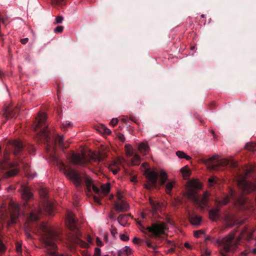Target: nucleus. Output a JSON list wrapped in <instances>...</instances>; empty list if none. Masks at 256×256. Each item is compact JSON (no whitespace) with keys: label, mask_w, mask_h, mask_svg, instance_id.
<instances>
[{"label":"nucleus","mask_w":256,"mask_h":256,"mask_svg":"<svg viewBox=\"0 0 256 256\" xmlns=\"http://www.w3.org/2000/svg\"><path fill=\"white\" fill-rule=\"evenodd\" d=\"M40 230L43 232L42 241L44 244V247L49 256H64L56 253V246L54 240L56 238V234L53 228L46 224H41Z\"/></svg>","instance_id":"nucleus-1"},{"label":"nucleus","mask_w":256,"mask_h":256,"mask_svg":"<svg viewBox=\"0 0 256 256\" xmlns=\"http://www.w3.org/2000/svg\"><path fill=\"white\" fill-rule=\"evenodd\" d=\"M186 194L190 200L194 202L200 208H204L209 200V194L206 192L201 200H200L196 190L202 187V184L197 180L189 181L186 186Z\"/></svg>","instance_id":"nucleus-2"},{"label":"nucleus","mask_w":256,"mask_h":256,"mask_svg":"<svg viewBox=\"0 0 256 256\" xmlns=\"http://www.w3.org/2000/svg\"><path fill=\"white\" fill-rule=\"evenodd\" d=\"M235 234L234 232H231L227 236L218 239L214 244H220L222 246V250H220L222 256H229L228 254L229 252H233L237 248V246L240 238H238L236 240H234Z\"/></svg>","instance_id":"nucleus-3"},{"label":"nucleus","mask_w":256,"mask_h":256,"mask_svg":"<svg viewBox=\"0 0 256 256\" xmlns=\"http://www.w3.org/2000/svg\"><path fill=\"white\" fill-rule=\"evenodd\" d=\"M146 177L150 181L149 183L146 184L145 186L148 189H150L155 186L158 178L160 180V184H163L167 180V174L164 170H161L160 172L154 170H146L145 172Z\"/></svg>","instance_id":"nucleus-4"},{"label":"nucleus","mask_w":256,"mask_h":256,"mask_svg":"<svg viewBox=\"0 0 256 256\" xmlns=\"http://www.w3.org/2000/svg\"><path fill=\"white\" fill-rule=\"evenodd\" d=\"M56 163L60 170L68 178L72 180L76 186H80L82 178L80 174L70 168L60 160H58Z\"/></svg>","instance_id":"nucleus-5"},{"label":"nucleus","mask_w":256,"mask_h":256,"mask_svg":"<svg viewBox=\"0 0 256 256\" xmlns=\"http://www.w3.org/2000/svg\"><path fill=\"white\" fill-rule=\"evenodd\" d=\"M46 116L44 112H40L36 118L34 130L35 131H40V135L44 136L48 142V132L46 129L48 125L46 123Z\"/></svg>","instance_id":"nucleus-6"},{"label":"nucleus","mask_w":256,"mask_h":256,"mask_svg":"<svg viewBox=\"0 0 256 256\" xmlns=\"http://www.w3.org/2000/svg\"><path fill=\"white\" fill-rule=\"evenodd\" d=\"M204 163L208 165L209 168L216 170L218 166H224L227 164L234 167L236 162L232 158L219 160L218 156H214L204 160Z\"/></svg>","instance_id":"nucleus-7"},{"label":"nucleus","mask_w":256,"mask_h":256,"mask_svg":"<svg viewBox=\"0 0 256 256\" xmlns=\"http://www.w3.org/2000/svg\"><path fill=\"white\" fill-rule=\"evenodd\" d=\"M85 182L88 190L91 191L92 190L94 192L98 194L106 196L110 192V186L109 183L102 184L100 188H98L94 184L92 178L88 176H86L84 178Z\"/></svg>","instance_id":"nucleus-8"},{"label":"nucleus","mask_w":256,"mask_h":256,"mask_svg":"<svg viewBox=\"0 0 256 256\" xmlns=\"http://www.w3.org/2000/svg\"><path fill=\"white\" fill-rule=\"evenodd\" d=\"M251 172V170H248L244 175L240 176L238 178V184L242 189L244 192L245 194H248L254 190L256 188L255 184L250 182H248L246 180V176Z\"/></svg>","instance_id":"nucleus-9"},{"label":"nucleus","mask_w":256,"mask_h":256,"mask_svg":"<svg viewBox=\"0 0 256 256\" xmlns=\"http://www.w3.org/2000/svg\"><path fill=\"white\" fill-rule=\"evenodd\" d=\"M18 163L16 162H10L7 160H4L0 164V170H8V171L4 175V178H8L16 176L18 172Z\"/></svg>","instance_id":"nucleus-10"},{"label":"nucleus","mask_w":256,"mask_h":256,"mask_svg":"<svg viewBox=\"0 0 256 256\" xmlns=\"http://www.w3.org/2000/svg\"><path fill=\"white\" fill-rule=\"evenodd\" d=\"M168 228V224L164 222L154 224L151 227L148 228L149 232L156 236H159L162 234H164Z\"/></svg>","instance_id":"nucleus-11"},{"label":"nucleus","mask_w":256,"mask_h":256,"mask_svg":"<svg viewBox=\"0 0 256 256\" xmlns=\"http://www.w3.org/2000/svg\"><path fill=\"white\" fill-rule=\"evenodd\" d=\"M71 161L74 164L82 165L86 164L88 162V158L84 153L73 154L71 156Z\"/></svg>","instance_id":"nucleus-12"},{"label":"nucleus","mask_w":256,"mask_h":256,"mask_svg":"<svg viewBox=\"0 0 256 256\" xmlns=\"http://www.w3.org/2000/svg\"><path fill=\"white\" fill-rule=\"evenodd\" d=\"M126 162L122 157H119L116 160L113 161L109 166V169L114 174H116L120 170L122 163Z\"/></svg>","instance_id":"nucleus-13"},{"label":"nucleus","mask_w":256,"mask_h":256,"mask_svg":"<svg viewBox=\"0 0 256 256\" xmlns=\"http://www.w3.org/2000/svg\"><path fill=\"white\" fill-rule=\"evenodd\" d=\"M87 242H84L78 238H75L74 240V242L82 248H88L92 244V240L90 235H87L86 237Z\"/></svg>","instance_id":"nucleus-14"},{"label":"nucleus","mask_w":256,"mask_h":256,"mask_svg":"<svg viewBox=\"0 0 256 256\" xmlns=\"http://www.w3.org/2000/svg\"><path fill=\"white\" fill-rule=\"evenodd\" d=\"M114 208L118 212H126L129 209V205L126 201L117 202L114 205Z\"/></svg>","instance_id":"nucleus-15"},{"label":"nucleus","mask_w":256,"mask_h":256,"mask_svg":"<svg viewBox=\"0 0 256 256\" xmlns=\"http://www.w3.org/2000/svg\"><path fill=\"white\" fill-rule=\"evenodd\" d=\"M66 224L72 230H74L76 228V222L72 212H68V213Z\"/></svg>","instance_id":"nucleus-16"},{"label":"nucleus","mask_w":256,"mask_h":256,"mask_svg":"<svg viewBox=\"0 0 256 256\" xmlns=\"http://www.w3.org/2000/svg\"><path fill=\"white\" fill-rule=\"evenodd\" d=\"M12 208L13 209V212L11 214V220L10 222L8 224V226L16 222L19 212L18 206L16 204H12Z\"/></svg>","instance_id":"nucleus-17"},{"label":"nucleus","mask_w":256,"mask_h":256,"mask_svg":"<svg viewBox=\"0 0 256 256\" xmlns=\"http://www.w3.org/2000/svg\"><path fill=\"white\" fill-rule=\"evenodd\" d=\"M22 197L23 200H28L32 198V194L30 192L29 188L26 186V184L22 186Z\"/></svg>","instance_id":"nucleus-18"},{"label":"nucleus","mask_w":256,"mask_h":256,"mask_svg":"<svg viewBox=\"0 0 256 256\" xmlns=\"http://www.w3.org/2000/svg\"><path fill=\"white\" fill-rule=\"evenodd\" d=\"M132 248L129 246H125L122 249L120 250H118L116 252V254H115L114 256H123V255L125 256H130L132 254Z\"/></svg>","instance_id":"nucleus-19"},{"label":"nucleus","mask_w":256,"mask_h":256,"mask_svg":"<svg viewBox=\"0 0 256 256\" xmlns=\"http://www.w3.org/2000/svg\"><path fill=\"white\" fill-rule=\"evenodd\" d=\"M12 144L15 148L14 150V154L15 155L18 154L20 152L22 148V143L20 140H13L12 142Z\"/></svg>","instance_id":"nucleus-20"},{"label":"nucleus","mask_w":256,"mask_h":256,"mask_svg":"<svg viewBox=\"0 0 256 256\" xmlns=\"http://www.w3.org/2000/svg\"><path fill=\"white\" fill-rule=\"evenodd\" d=\"M149 201L150 204L152 207V214H154L155 212H157L158 210H160L162 206V204L160 202H156L154 200H152V198H150Z\"/></svg>","instance_id":"nucleus-21"},{"label":"nucleus","mask_w":256,"mask_h":256,"mask_svg":"<svg viewBox=\"0 0 256 256\" xmlns=\"http://www.w3.org/2000/svg\"><path fill=\"white\" fill-rule=\"evenodd\" d=\"M189 218L191 224L194 226H199L201 222V218L196 214L190 216Z\"/></svg>","instance_id":"nucleus-22"},{"label":"nucleus","mask_w":256,"mask_h":256,"mask_svg":"<svg viewBox=\"0 0 256 256\" xmlns=\"http://www.w3.org/2000/svg\"><path fill=\"white\" fill-rule=\"evenodd\" d=\"M138 149L144 155L147 154L149 152V146L146 143H140L138 146Z\"/></svg>","instance_id":"nucleus-23"},{"label":"nucleus","mask_w":256,"mask_h":256,"mask_svg":"<svg viewBox=\"0 0 256 256\" xmlns=\"http://www.w3.org/2000/svg\"><path fill=\"white\" fill-rule=\"evenodd\" d=\"M58 144L60 148H64L66 146H64V138L62 136H58L54 139V144Z\"/></svg>","instance_id":"nucleus-24"},{"label":"nucleus","mask_w":256,"mask_h":256,"mask_svg":"<svg viewBox=\"0 0 256 256\" xmlns=\"http://www.w3.org/2000/svg\"><path fill=\"white\" fill-rule=\"evenodd\" d=\"M230 196L226 195L225 196V197L220 201H219L218 202L222 205H226V204L230 198H234V192L232 190H230Z\"/></svg>","instance_id":"nucleus-25"},{"label":"nucleus","mask_w":256,"mask_h":256,"mask_svg":"<svg viewBox=\"0 0 256 256\" xmlns=\"http://www.w3.org/2000/svg\"><path fill=\"white\" fill-rule=\"evenodd\" d=\"M219 214L218 210L215 208L211 210L209 213L210 218L212 220H215Z\"/></svg>","instance_id":"nucleus-26"},{"label":"nucleus","mask_w":256,"mask_h":256,"mask_svg":"<svg viewBox=\"0 0 256 256\" xmlns=\"http://www.w3.org/2000/svg\"><path fill=\"white\" fill-rule=\"evenodd\" d=\"M40 212L37 211H33L30 214V216L28 218V222H34L37 220L39 218Z\"/></svg>","instance_id":"nucleus-27"},{"label":"nucleus","mask_w":256,"mask_h":256,"mask_svg":"<svg viewBox=\"0 0 256 256\" xmlns=\"http://www.w3.org/2000/svg\"><path fill=\"white\" fill-rule=\"evenodd\" d=\"M44 209L48 214H52V210L54 209V205L51 202L48 201L46 202V203Z\"/></svg>","instance_id":"nucleus-28"},{"label":"nucleus","mask_w":256,"mask_h":256,"mask_svg":"<svg viewBox=\"0 0 256 256\" xmlns=\"http://www.w3.org/2000/svg\"><path fill=\"white\" fill-rule=\"evenodd\" d=\"M125 151L126 155L128 156H132L134 154V149L132 146L130 144H126Z\"/></svg>","instance_id":"nucleus-29"},{"label":"nucleus","mask_w":256,"mask_h":256,"mask_svg":"<svg viewBox=\"0 0 256 256\" xmlns=\"http://www.w3.org/2000/svg\"><path fill=\"white\" fill-rule=\"evenodd\" d=\"M140 156L136 154H134V156L133 157L132 160V166H138L139 165L140 162Z\"/></svg>","instance_id":"nucleus-30"},{"label":"nucleus","mask_w":256,"mask_h":256,"mask_svg":"<svg viewBox=\"0 0 256 256\" xmlns=\"http://www.w3.org/2000/svg\"><path fill=\"white\" fill-rule=\"evenodd\" d=\"M176 156L180 158H186V160H190L191 158L182 151H178L176 153Z\"/></svg>","instance_id":"nucleus-31"},{"label":"nucleus","mask_w":256,"mask_h":256,"mask_svg":"<svg viewBox=\"0 0 256 256\" xmlns=\"http://www.w3.org/2000/svg\"><path fill=\"white\" fill-rule=\"evenodd\" d=\"M180 172H182L183 177L184 178H187L190 174V170L186 166L181 168Z\"/></svg>","instance_id":"nucleus-32"},{"label":"nucleus","mask_w":256,"mask_h":256,"mask_svg":"<svg viewBox=\"0 0 256 256\" xmlns=\"http://www.w3.org/2000/svg\"><path fill=\"white\" fill-rule=\"evenodd\" d=\"M246 148L249 150L254 151L256 150V144L250 142L246 144Z\"/></svg>","instance_id":"nucleus-33"},{"label":"nucleus","mask_w":256,"mask_h":256,"mask_svg":"<svg viewBox=\"0 0 256 256\" xmlns=\"http://www.w3.org/2000/svg\"><path fill=\"white\" fill-rule=\"evenodd\" d=\"M174 182H172L166 184V191L168 194H170V192L171 190L174 186Z\"/></svg>","instance_id":"nucleus-34"},{"label":"nucleus","mask_w":256,"mask_h":256,"mask_svg":"<svg viewBox=\"0 0 256 256\" xmlns=\"http://www.w3.org/2000/svg\"><path fill=\"white\" fill-rule=\"evenodd\" d=\"M24 230L26 233V237L27 240H31L32 238V235L28 232V227L27 226V224H24Z\"/></svg>","instance_id":"nucleus-35"},{"label":"nucleus","mask_w":256,"mask_h":256,"mask_svg":"<svg viewBox=\"0 0 256 256\" xmlns=\"http://www.w3.org/2000/svg\"><path fill=\"white\" fill-rule=\"evenodd\" d=\"M100 132L105 134H110L111 131L110 129L106 128L105 126H102L101 128Z\"/></svg>","instance_id":"nucleus-36"},{"label":"nucleus","mask_w":256,"mask_h":256,"mask_svg":"<svg viewBox=\"0 0 256 256\" xmlns=\"http://www.w3.org/2000/svg\"><path fill=\"white\" fill-rule=\"evenodd\" d=\"M92 159H94L96 161L101 162L102 160V157L101 156H97L94 154H92L91 156Z\"/></svg>","instance_id":"nucleus-37"},{"label":"nucleus","mask_w":256,"mask_h":256,"mask_svg":"<svg viewBox=\"0 0 256 256\" xmlns=\"http://www.w3.org/2000/svg\"><path fill=\"white\" fill-rule=\"evenodd\" d=\"M116 197L118 199V202L124 201V200H122V198L124 197V194L122 192L118 190L117 192Z\"/></svg>","instance_id":"nucleus-38"},{"label":"nucleus","mask_w":256,"mask_h":256,"mask_svg":"<svg viewBox=\"0 0 256 256\" xmlns=\"http://www.w3.org/2000/svg\"><path fill=\"white\" fill-rule=\"evenodd\" d=\"M217 178L215 176H213L212 178H210L208 180L209 186H212L214 184L217 182Z\"/></svg>","instance_id":"nucleus-39"},{"label":"nucleus","mask_w":256,"mask_h":256,"mask_svg":"<svg viewBox=\"0 0 256 256\" xmlns=\"http://www.w3.org/2000/svg\"><path fill=\"white\" fill-rule=\"evenodd\" d=\"M72 124H71V122L68 121H65L62 122V128H66L68 126H72Z\"/></svg>","instance_id":"nucleus-40"},{"label":"nucleus","mask_w":256,"mask_h":256,"mask_svg":"<svg viewBox=\"0 0 256 256\" xmlns=\"http://www.w3.org/2000/svg\"><path fill=\"white\" fill-rule=\"evenodd\" d=\"M16 252L20 254L22 252V244L18 242L16 243Z\"/></svg>","instance_id":"nucleus-41"},{"label":"nucleus","mask_w":256,"mask_h":256,"mask_svg":"<svg viewBox=\"0 0 256 256\" xmlns=\"http://www.w3.org/2000/svg\"><path fill=\"white\" fill-rule=\"evenodd\" d=\"M94 256H101V250L100 248H96Z\"/></svg>","instance_id":"nucleus-42"},{"label":"nucleus","mask_w":256,"mask_h":256,"mask_svg":"<svg viewBox=\"0 0 256 256\" xmlns=\"http://www.w3.org/2000/svg\"><path fill=\"white\" fill-rule=\"evenodd\" d=\"M64 27L62 26H58L54 30L55 32H62L63 31Z\"/></svg>","instance_id":"nucleus-43"},{"label":"nucleus","mask_w":256,"mask_h":256,"mask_svg":"<svg viewBox=\"0 0 256 256\" xmlns=\"http://www.w3.org/2000/svg\"><path fill=\"white\" fill-rule=\"evenodd\" d=\"M204 234V232L202 230H199L194 232V236L196 238H199L200 236V235L202 234Z\"/></svg>","instance_id":"nucleus-44"},{"label":"nucleus","mask_w":256,"mask_h":256,"mask_svg":"<svg viewBox=\"0 0 256 256\" xmlns=\"http://www.w3.org/2000/svg\"><path fill=\"white\" fill-rule=\"evenodd\" d=\"M118 122V118H112V120L110 122V124L112 126H116Z\"/></svg>","instance_id":"nucleus-45"},{"label":"nucleus","mask_w":256,"mask_h":256,"mask_svg":"<svg viewBox=\"0 0 256 256\" xmlns=\"http://www.w3.org/2000/svg\"><path fill=\"white\" fill-rule=\"evenodd\" d=\"M120 238L122 241H128L129 240V238L128 236L125 234H120Z\"/></svg>","instance_id":"nucleus-46"},{"label":"nucleus","mask_w":256,"mask_h":256,"mask_svg":"<svg viewBox=\"0 0 256 256\" xmlns=\"http://www.w3.org/2000/svg\"><path fill=\"white\" fill-rule=\"evenodd\" d=\"M63 21V18L60 16H58L56 18V24H60Z\"/></svg>","instance_id":"nucleus-47"},{"label":"nucleus","mask_w":256,"mask_h":256,"mask_svg":"<svg viewBox=\"0 0 256 256\" xmlns=\"http://www.w3.org/2000/svg\"><path fill=\"white\" fill-rule=\"evenodd\" d=\"M245 200H246L244 198H242L240 199H239L238 200L236 204H238L242 205L244 204Z\"/></svg>","instance_id":"nucleus-48"},{"label":"nucleus","mask_w":256,"mask_h":256,"mask_svg":"<svg viewBox=\"0 0 256 256\" xmlns=\"http://www.w3.org/2000/svg\"><path fill=\"white\" fill-rule=\"evenodd\" d=\"M96 243L98 246H101L102 245V242L100 240L99 238H96Z\"/></svg>","instance_id":"nucleus-49"},{"label":"nucleus","mask_w":256,"mask_h":256,"mask_svg":"<svg viewBox=\"0 0 256 256\" xmlns=\"http://www.w3.org/2000/svg\"><path fill=\"white\" fill-rule=\"evenodd\" d=\"M146 244L148 248L152 249L154 250V252H156V250H155L156 248L150 242H146Z\"/></svg>","instance_id":"nucleus-50"},{"label":"nucleus","mask_w":256,"mask_h":256,"mask_svg":"<svg viewBox=\"0 0 256 256\" xmlns=\"http://www.w3.org/2000/svg\"><path fill=\"white\" fill-rule=\"evenodd\" d=\"M94 202L98 204H101L100 202V198L96 196H94Z\"/></svg>","instance_id":"nucleus-51"},{"label":"nucleus","mask_w":256,"mask_h":256,"mask_svg":"<svg viewBox=\"0 0 256 256\" xmlns=\"http://www.w3.org/2000/svg\"><path fill=\"white\" fill-rule=\"evenodd\" d=\"M184 246L188 249H192V246L188 242H185L184 244Z\"/></svg>","instance_id":"nucleus-52"},{"label":"nucleus","mask_w":256,"mask_h":256,"mask_svg":"<svg viewBox=\"0 0 256 256\" xmlns=\"http://www.w3.org/2000/svg\"><path fill=\"white\" fill-rule=\"evenodd\" d=\"M82 256H91L88 251L84 250L82 252Z\"/></svg>","instance_id":"nucleus-53"},{"label":"nucleus","mask_w":256,"mask_h":256,"mask_svg":"<svg viewBox=\"0 0 256 256\" xmlns=\"http://www.w3.org/2000/svg\"><path fill=\"white\" fill-rule=\"evenodd\" d=\"M132 242L136 244H138L140 242V240L137 238L134 237L132 239Z\"/></svg>","instance_id":"nucleus-54"},{"label":"nucleus","mask_w":256,"mask_h":256,"mask_svg":"<svg viewBox=\"0 0 256 256\" xmlns=\"http://www.w3.org/2000/svg\"><path fill=\"white\" fill-rule=\"evenodd\" d=\"M28 38H24L21 40V42L22 44H25L28 42Z\"/></svg>","instance_id":"nucleus-55"},{"label":"nucleus","mask_w":256,"mask_h":256,"mask_svg":"<svg viewBox=\"0 0 256 256\" xmlns=\"http://www.w3.org/2000/svg\"><path fill=\"white\" fill-rule=\"evenodd\" d=\"M63 0H53V2L56 4H60V2Z\"/></svg>","instance_id":"nucleus-56"},{"label":"nucleus","mask_w":256,"mask_h":256,"mask_svg":"<svg viewBox=\"0 0 256 256\" xmlns=\"http://www.w3.org/2000/svg\"><path fill=\"white\" fill-rule=\"evenodd\" d=\"M130 181L134 182H136V177L135 176H132Z\"/></svg>","instance_id":"nucleus-57"},{"label":"nucleus","mask_w":256,"mask_h":256,"mask_svg":"<svg viewBox=\"0 0 256 256\" xmlns=\"http://www.w3.org/2000/svg\"><path fill=\"white\" fill-rule=\"evenodd\" d=\"M118 138L122 140H124V136L122 134H118Z\"/></svg>","instance_id":"nucleus-58"},{"label":"nucleus","mask_w":256,"mask_h":256,"mask_svg":"<svg viewBox=\"0 0 256 256\" xmlns=\"http://www.w3.org/2000/svg\"><path fill=\"white\" fill-rule=\"evenodd\" d=\"M35 176H36V174H28V178L31 179H33Z\"/></svg>","instance_id":"nucleus-59"},{"label":"nucleus","mask_w":256,"mask_h":256,"mask_svg":"<svg viewBox=\"0 0 256 256\" xmlns=\"http://www.w3.org/2000/svg\"><path fill=\"white\" fill-rule=\"evenodd\" d=\"M142 166L147 168L148 167V163H143Z\"/></svg>","instance_id":"nucleus-60"},{"label":"nucleus","mask_w":256,"mask_h":256,"mask_svg":"<svg viewBox=\"0 0 256 256\" xmlns=\"http://www.w3.org/2000/svg\"><path fill=\"white\" fill-rule=\"evenodd\" d=\"M252 232H250V235L249 237L248 238V240H250L252 238Z\"/></svg>","instance_id":"nucleus-61"},{"label":"nucleus","mask_w":256,"mask_h":256,"mask_svg":"<svg viewBox=\"0 0 256 256\" xmlns=\"http://www.w3.org/2000/svg\"><path fill=\"white\" fill-rule=\"evenodd\" d=\"M210 252H208V251H206V256H209V255H210Z\"/></svg>","instance_id":"nucleus-62"},{"label":"nucleus","mask_w":256,"mask_h":256,"mask_svg":"<svg viewBox=\"0 0 256 256\" xmlns=\"http://www.w3.org/2000/svg\"><path fill=\"white\" fill-rule=\"evenodd\" d=\"M251 252H252L255 253V252H256V249H252V250H251Z\"/></svg>","instance_id":"nucleus-63"},{"label":"nucleus","mask_w":256,"mask_h":256,"mask_svg":"<svg viewBox=\"0 0 256 256\" xmlns=\"http://www.w3.org/2000/svg\"><path fill=\"white\" fill-rule=\"evenodd\" d=\"M227 225H228V226H230V227L232 226V224H228Z\"/></svg>","instance_id":"nucleus-64"}]
</instances>
